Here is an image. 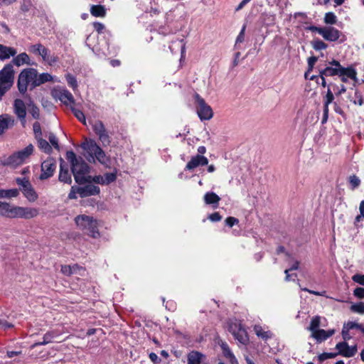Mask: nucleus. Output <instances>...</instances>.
Masks as SVG:
<instances>
[{
  "mask_svg": "<svg viewBox=\"0 0 364 364\" xmlns=\"http://www.w3.org/2000/svg\"><path fill=\"white\" fill-rule=\"evenodd\" d=\"M344 68H334L332 66H327L324 69L319 71V75H325L326 77H331L344 73Z\"/></svg>",
  "mask_w": 364,
  "mask_h": 364,
  "instance_id": "24",
  "label": "nucleus"
},
{
  "mask_svg": "<svg viewBox=\"0 0 364 364\" xmlns=\"http://www.w3.org/2000/svg\"><path fill=\"white\" fill-rule=\"evenodd\" d=\"M203 355L197 351H192L188 355V364H200Z\"/></svg>",
  "mask_w": 364,
  "mask_h": 364,
  "instance_id": "32",
  "label": "nucleus"
},
{
  "mask_svg": "<svg viewBox=\"0 0 364 364\" xmlns=\"http://www.w3.org/2000/svg\"><path fill=\"white\" fill-rule=\"evenodd\" d=\"M13 325L5 320L0 319V328L6 330L12 328Z\"/></svg>",
  "mask_w": 364,
  "mask_h": 364,
  "instance_id": "62",
  "label": "nucleus"
},
{
  "mask_svg": "<svg viewBox=\"0 0 364 364\" xmlns=\"http://www.w3.org/2000/svg\"><path fill=\"white\" fill-rule=\"evenodd\" d=\"M321 318L318 316H316L311 318L310 326L308 327V330L312 333L317 331L320 326Z\"/></svg>",
  "mask_w": 364,
  "mask_h": 364,
  "instance_id": "36",
  "label": "nucleus"
},
{
  "mask_svg": "<svg viewBox=\"0 0 364 364\" xmlns=\"http://www.w3.org/2000/svg\"><path fill=\"white\" fill-rule=\"evenodd\" d=\"M71 110L73 112V113L74 114L75 117L80 121L82 123H83L84 124H86V119H85V116L84 114V113L75 108V107H71Z\"/></svg>",
  "mask_w": 364,
  "mask_h": 364,
  "instance_id": "40",
  "label": "nucleus"
},
{
  "mask_svg": "<svg viewBox=\"0 0 364 364\" xmlns=\"http://www.w3.org/2000/svg\"><path fill=\"white\" fill-rule=\"evenodd\" d=\"M245 26H244L242 27V28L241 29L239 35L237 36V38H236V41H235V47L237 48V45L239 43H241L244 41L245 40Z\"/></svg>",
  "mask_w": 364,
  "mask_h": 364,
  "instance_id": "49",
  "label": "nucleus"
},
{
  "mask_svg": "<svg viewBox=\"0 0 364 364\" xmlns=\"http://www.w3.org/2000/svg\"><path fill=\"white\" fill-rule=\"evenodd\" d=\"M17 53L14 48L0 44V60H5L11 57H14Z\"/></svg>",
  "mask_w": 364,
  "mask_h": 364,
  "instance_id": "21",
  "label": "nucleus"
},
{
  "mask_svg": "<svg viewBox=\"0 0 364 364\" xmlns=\"http://www.w3.org/2000/svg\"><path fill=\"white\" fill-rule=\"evenodd\" d=\"M104 177V184H109L112 182H114L116 178V174L114 173H107L105 174Z\"/></svg>",
  "mask_w": 364,
  "mask_h": 364,
  "instance_id": "48",
  "label": "nucleus"
},
{
  "mask_svg": "<svg viewBox=\"0 0 364 364\" xmlns=\"http://www.w3.org/2000/svg\"><path fill=\"white\" fill-rule=\"evenodd\" d=\"M27 107L28 112L33 118L38 119L40 118V109L34 103V102L31 99V97L28 98L27 102Z\"/></svg>",
  "mask_w": 364,
  "mask_h": 364,
  "instance_id": "27",
  "label": "nucleus"
},
{
  "mask_svg": "<svg viewBox=\"0 0 364 364\" xmlns=\"http://www.w3.org/2000/svg\"><path fill=\"white\" fill-rule=\"evenodd\" d=\"M81 147L85 151L84 156L88 161L95 162V161L97 160L102 164H107L108 162V159L105 151L94 140H90L82 143Z\"/></svg>",
  "mask_w": 364,
  "mask_h": 364,
  "instance_id": "3",
  "label": "nucleus"
},
{
  "mask_svg": "<svg viewBox=\"0 0 364 364\" xmlns=\"http://www.w3.org/2000/svg\"><path fill=\"white\" fill-rule=\"evenodd\" d=\"M334 100V95L328 87L326 92V95L323 97V107L328 108L330 104H331Z\"/></svg>",
  "mask_w": 364,
  "mask_h": 364,
  "instance_id": "38",
  "label": "nucleus"
},
{
  "mask_svg": "<svg viewBox=\"0 0 364 364\" xmlns=\"http://www.w3.org/2000/svg\"><path fill=\"white\" fill-rule=\"evenodd\" d=\"M53 77L48 73H42L38 75L37 73L36 80L34 81V87L40 86L41 85L52 81Z\"/></svg>",
  "mask_w": 364,
  "mask_h": 364,
  "instance_id": "31",
  "label": "nucleus"
},
{
  "mask_svg": "<svg viewBox=\"0 0 364 364\" xmlns=\"http://www.w3.org/2000/svg\"><path fill=\"white\" fill-rule=\"evenodd\" d=\"M352 280L354 282L364 286V274H355L352 277Z\"/></svg>",
  "mask_w": 364,
  "mask_h": 364,
  "instance_id": "52",
  "label": "nucleus"
},
{
  "mask_svg": "<svg viewBox=\"0 0 364 364\" xmlns=\"http://www.w3.org/2000/svg\"><path fill=\"white\" fill-rule=\"evenodd\" d=\"M336 348L338 350V354L346 358L353 357L357 352L356 346H349L346 342L337 343Z\"/></svg>",
  "mask_w": 364,
  "mask_h": 364,
  "instance_id": "16",
  "label": "nucleus"
},
{
  "mask_svg": "<svg viewBox=\"0 0 364 364\" xmlns=\"http://www.w3.org/2000/svg\"><path fill=\"white\" fill-rule=\"evenodd\" d=\"M33 130L35 139H38L42 136V131L41 124L38 122H35L33 124Z\"/></svg>",
  "mask_w": 364,
  "mask_h": 364,
  "instance_id": "44",
  "label": "nucleus"
},
{
  "mask_svg": "<svg viewBox=\"0 0 364 364\" xmlns=\"http://www.w3.org/2000/svg\"><path fill=\"white\" fill-rule=\"evenodd\" d=\"M344 73L342 75H338V76L341 77V80L343 82L346 83L348 78L353 80L354 81H357V72L354 68L348 67L344 68Z\"/></svg>",
  "mask_w": 364,
  "mask_h": 364,
  "instance_id": "23",
  "label": "nucleus"
},
{
  "mask_svg": "<svg viewBox=\"0 0 364 364\" xmlns=\"http://www.w3.org/2000/svg\"><path fill=\"white\" fill-rule=\"evenodd\" d=\"M150 360L155 364H159L161 362V359L155 353H151L149 355Z\"/></svg>",
  "mask_w": 364,
  "mask_h": 364,
  "instance_id": "63",
  "label": "nucleus"
},
{
  "mask_svg": "<svg viewBox=\"0 0 364 364\" xmlns=\"http://www.w3.org/2000/svg\"><path fill=\"white\" fill-rule=\"evenodd\" d=\"M39 213L37 208L22 207L0 200V217L14 219H31Z\"/></svg>",
  "mask_w": 364,
  "mask_h": 364,
  "instance_id": "1",
  "label": "nucleus"
},
{
  "mask_svg": "<svg viewBox=\"0 0 364 364\" xmlns=\"http://www.w3.org/2000/svg\"><path fill=\"white\" fill-rule=\"evenodd\" d=\"M56 168V163L54 159L48 158L41 164V180H46L51 177Z\"/></svg>",
  "mask_w": 364,
  "mask_h": 364,
  "instance_id": "13",
  "label": "nucleus"
},
{
  "mask_svg": "<svg viewBox=\"0 0 364 364\" xmlns=\"http://www.w3.org/2000/svg\"><path fill=\"white\" fill-rule=\"evenodd\" d=\"M66 79L68 84L73 87V89L76 88L77 86V80L75 77L68 74L66 75Z\"/></svg>",
  "mask_w": 364,
  "mask_h": 364,
  "instance_id": "50",
  "label": "nucleus"
},
{
  "mask_svg": "<svg viewBox=\"0 0 364 364\" xmlns=\"http://www.w3.org/2000/svg\"><path fill=\"white\" fill-rule=\"evenodd\" d=\"M15 119L8 114H3L0 115V135L3 134L9 128L14 127Z\"/></svg>",
  "mask_w": 364,
  "mask_h": 364,
  "instance_id": "18",
  "label": "nucleus"
},
{
  "mask_svg": "<svg viewBox=\"0 0 364 364\" xmlns=\"http://www.w3.org/2000/svg\"><path fill=\"white\" fill-rule=\"evenodd\" d=\"M93 27L95 30L98 33H100L102 32V31L105 29V26L102 23L100 22H94L93 23Z\"/></svg>",
  "mask_w": 364,
  "mask_h": 364,
  "instance_id": "61",
  "label": "nucleus"
},
{
  "mask_svg": "<svg viewBox=\"0 0 364 364\" xmlns=\"http://www.w3.org/2000/svg\"><path fill=\"white\" fill-rule=\"evenodd\" d=\"M16 183L18 185L23 196L29 202L33 203L38 199V196L28 178H16Z\"/></svg>",
  "mask_w": 364,
  "mask_h": 364,
  "instance_id": "7",
  "label": "nucleus"
},
{
  "mask_svg": "<svg viewBox=\"0 0 364 364\" xmlns=\"http://www.w3.org/2000/svg\"><path fill=\"white\" fill-rule=\"evenodd\" d=\"M349 182L352 186V189H355L358 187L360 184V178L355 175L350 176L349 178Z\"/></svg>",
  "mask_w": 364,
  "mask_h": 364,
  "instance_id": "47",
  "label": "nucleus"
},
{
  "mask_svg": "<svg viewBox=\"0 0 364 364\" xmlns=\"http://www.w3.org/2000/svg\"><path fill=\"white\" fill-rule=\"evenodd\" d=\"M328 112H329V108L323 107V117H322V120H321V123L323 124H325L328 120Z\"/></svg>",
  "mask_w": 364,
  "mask_h": 364,
  "instance_id": "64",
  "label": "nucleus"
},
{
  "mask_svg": "<svg viewBox=\"0 0 364 364\" xmlns=\"http://www.w3.org/2000/svg\"><path fill=\"white\" fill-rule=\"evenodd\" d=\"M194 98L196 103L197 114L200 120H209L213 116L211 107L205 102V100L198 95L196 94Z\"/></svg>",
  "mask_w": 364,
  "mask_h": 364,
  "instance_id": "9",
  "label": "nucleus"
},
{
  "mask_svg": "<svg viewBox=\"0 0 364 364\" xmlns=\"http://www.w3.org/2000/svg\"><path fill=\"white\" fill-rule=\"evenodd\" d=\"M337 353H323L318 356V360L320 361H323L326 359L333 358L336 356Z\"/></svg>",
  "mask_w": 364,
  "mask_h": 364,
  "instance_id": "53",
  "label": "nucleus"
},
{
  "mask_svg": "<svg viewBox=\"0 0 364 364\" xmlns=\"http://www.w3.org/2000/svg\"><path fill=\"white\" fill-rule=\"evenodd\" d=\"M75 220L77 226L85 234L93 238H97L100 236L97 220H94L92 217L82 215L77 216Z\"/></svg>",
  "mask_w": 364,
  "mask_h": 364,
  "instance_id": "4",
  "label": "nucleus"
},
{
  "mask_svg": "<svg viewBox=\"0 0 364 364\" xmlns=\"http://www.w3.org/2000/svg\"><path fill=\"white\" fill-rule=\"evenodd\" d=\"M350 310L355 313L364 314V303L359 302L358 304H353L350 306Z\"/></svg>",
  "mask_w": 364,
  "mask_h": 364,
  "instance_id": "43",
  "label": "nucleus"
},
{
  "mask_svg": "<svg viewBox=\"0 0 364 364\" xmlns=\"http://www.w3.org/2000/svg\"><path fill=\"white\" fill-rule=\"evenodd\" d=\"M337 21V17L333 12H328L325 14L324 22L326 24H336Z\"/></svg>",
  "mask_w": 364,
  "mask_h": 364,
  "instance_id": "41",
  "label": "nucleus"
},
{
  "mask_svg": "<svg viewBox=\"0 0 364 364\" xmlns=\"http://www.w3.org/2000/svg\"><path fill=\"white\" fill-rule=\"evenodd\" d=\"M28 51L35 55H41L44 61L52 65L56 62L55 57H50L49 55V50L41 43L33 44L29 46Z\"/></svg>",
  "mask_w": 364,
  "mask_h": 364,
  "instance_id": "11",
  "label": "nucleus"
},
{
  "mask_svg": "<svg viewBox=\"0 0 364 364\" xmlns=\"http://www.w3.org/2000/svg\"><path fill=\"white\" fill-rule=\"evenodd\" d=\"M34 146L33 144H28L26 148L16 151L9 156L4 162L5 165L12 167H16L26 162L30 156L33 154Z\"/></svg>",
  "mask_w": 364,
  "mask_h": 364,
  "instance_id": "5",
  "label": "nucleus"
},
{
  "mask_svg": "<svg viewBox=\"0 0 364 364\" xmlns=\"http://www.w3.org/2000/svg\"><path fill=\"white\" fill-rule=\"evenodd\" d=\"M13 63L19 67L23 64H30V58L26 53H21L14 58Z\"/></svg>",
  "mask_w": 364,
  "mask_h": 364,
  "instance_id": "26",
  "label": "nucleus"
},
{
  "mask_svg": "<svg viewBox=\"0 0 364 364\" xmlns=\"http://www.w3.org/2000/svg\"><path fill=\"white\" fill-rule=\"evenodd\" d=\"M335 333L333 329L325 331L323 329H318L311 333V336L316 340L318 343H321L329 337L332 336Z\"/></svg>",
  "mask_w": 364,
  "mask_h": 364,
  "instance_id": "20",
  "label": "nucleus"
},
{
  "mask_svg": "<svg viewBox=\"0 0 364 364\" xmlns=\"http://www.w3.org/2000/svg\"><path fill=\"white\" fill-rule=\"evenodd\" d=\"M208 219L211 220L212 222H218L222 219V216L220 215L219 213L215 212L212 214H210L208 216Z\"/></svg>",
  "mask_w": 364,
  "mask_h": 364,
  "instance_id": "59",
  "label": "nucleus"
},
{
  "mask_svg": "<svg viewBox=\"0 0 364 364\" xmlns=\"http://www.w3.org/2000/svg\"><path fill=\"white\" fill-rule=\"evenodd\" d=\"M12 85V84L0 81V100H2L3 96L11 89Z\"/></svg>",
  "mask_w": 364,
  "mask_h": 364,
  "instance_id": "42",
  "label": "nucleus"
},
{
  "mask_svg": "<svg viewBox=\"0 0 364 364\" xmlns=\"http://www.w3.org/2000/svg\"><path fill=\"white\" fill-rule=\"evenodd\" d=\"M90 13L95 17H105L106 15V10L102 5H92L90 8Z\"/></svg>",
  "mask_w": 364,
  "mask_h": 364,
  "instance_id": "30",
  "label": "nucleus"
},
{
  "mask_svg": "<svg viewBox=\"0 0 364 364\" xmlns=\"http://www.w3.org/2000/svg\"><path fill=\"white\" fill-rule=\"evenodd\" d=\"M87 178V183L94 182L95 183L104 185V177L102 176H95L94 177L89 176Z\"/></svg>",
  "mask_w": 364,
  "mask_h": 364,
  "instance_id": "45",
  "label": "nucleus"
},
{
  "mask_svg": "<svg viewBox=\"0 0 364 364\" xmlns=\"http://www.w3.org/2000/svg\"><path fill=\"white\" fill-rule=\"evenodd\" d=\"M78 188L79 187H77V186L71 187L70 191L68 194V198L70 199H76L77 198L76 194L78 193Z\"/></svg>",
  "mask_w": 364,
  "mask_h": 364,
  "instance_id": "58",
  "label": "nucleus"
},
{
  "mask_svg": "<svg viewBox=\"0 0 364 364\" xmlns=\"http://www.w3.org/2000/svg\"><path fill=\"white\" fill-rule=\"evenodd\" d=\"M311 46L316 50H321L327 48L328 46L320 39H314L311 41Z\"/></svg>",
  "mask_w": 364,
  "mask_h": 364,
  "instance_id": "39",
  "label": "nucleus"
},
{
  "mask_svg": "<svg viewBox=\"0 0 364 364\" xmlns=\"http://www.w3.org/2000/svg\"><path fill=\"white\" fill-rule=\"evenodd\" d=\"M254 331L258 337L264 340H267L272 336V333L269 331H264L259 325L255 326Z\"/></svg>",
  "mask_w": 364,
  "mask_h": 364,
  "instance_id": "29",
  "label": "nucleus"
},
{
  "mask_svg": "<svg viewBox=\"0 0 364 364\" xmlns=\"http://www.w3.org/2000/svg\"><path fill=\"white\" fill-rule=\"evenodd\" d=\"M58 178L60 181L66 183L68 184H70L72 183V178L69 173L68 168L63 164V161L60 164V166Z\"/></svg>",
  "mask_w": 364,
  "mask_h": 364,
  "instance_id": "22",
  "label": "nucleus"
},
{
  "mask_svg": "<svg viewBox=\"0 0 364 364\" xmlns=\"http://www.w3.org/2000/svg\"><path fill=\"white\" fill-rule=\"evenodd\" d=\"M318 60V58L316 56H311L308 59L309 72L311 71L315 63Z\"/></svg>",
  "mask_w": 364,
  "mask_h": 364,
  "instance_id": "57",
  "label": "nucleus"
},
{
  "mask_svg": "<svg viewBox=\"0 0 364 364\" xmlns=\"http://www.w3.org/2000/svg\"><path fill=\"white\" fill-rule=\"evenodd\" d=\"M344 326H346L349 330L358 328L364 333V328L361 324L353 321H348L347 323H345Z\"/></svg>",
  "mask_w": 364,
  "mask_h": 364,
  "instance_id": "46",
  "label": "nucleus"
},
{
  "mask_svg": "<svg viewBox=\"0 0 364 364\" xmlns=\"http://www.w3.org/2000/svg\"><path fill=\"white\" fill-rule=\"evenodd\" d=\"M208 164V159L202 155L197 154L191 157V160L186 166V170H193L200 166H205Z\"/></svg>",
  "mask_w": 364,
  "mask_h": 364,
  "instance_id": "17",
  "label": "nucleus"
},
{
  "mask_svg": "<svg viewBox=\"0 0 364 364\" xmlns=\"http://www.w3.org/2000/svg\"><path fill=\"white\" fill-rule=\"evenodd\" d=\"M353 294L358 299L364 298V288L363 287H356L353 291Z\"/></svg>",
  "mask_w": 364,
  "mask_h": 364,
  "instance_id": "54",
  "label": "nucleus"
},
{
  "mask_svg": "<svg viewBox=\"0 0 364 364\" xmlns=\"http://www.w3.org/2000/svg\"><path fill=\"white\" fill-rule=\"evenodd\" d=\"M53 96L65 105H72L75 102L72 93L65 89L55 90L53 92Z\"/></svg>",
  "mask_w": 364,
  "mask_h": 364,
  "instance_id": "14",
  "label": "nucleus"
},
{
  "mask_svg": "<svg viewBox=\"0 0 364 364\" xmlns=\"http://www.w3.org/2000/svg\"><path fill=\"white\" fill-rule=\"evenodd\" d=\"M221 348L223 349L224 355L230 359V363L232 364H237V359L234 356L233 353L231 352L228 346L226 343H223L221 345Z\"/></svg>",
  "mask_w": 364,
  "mask_h": 364,
  "instance_id": "33",
  "label": "nucleus"
},
{
  "mask_svg": "<svg viewBox=\"0 0 364 364\" xmlns=\"http://www.w3.org/2000/svg\"><path fill=\"white\" fill-rule=\"evenodd\" d=\"M0 81L14 84V70L11 64L6 65L2 70H0Z\"/></svg>",
  "mask_w": 364,
  "mask_h": 364,
  "instance_id": "15",
  "label": "nucleus"
},
{
  "mask_svg": "<svg viewBox=\"0 0 364 364\" xmlns=\"http://www.w3.org/2000/svg\"><path fill=\"white\" fill-rule=\"evenodd\" d=\"M48 139H49L50 144H52V146H53V147L55 149L58 150L59 149L58 140L57 137L55 136V134L53 133H50Z\"/></svg>",
  "mask_w": 364,
  "mask_h": 364,
  "instance_id": "51",
  "label": "nucleus"
},
{
  "mask_svg": "<svg viewBox=\"0 0 364 364\" xmlns=\"http://www.w3.org/2000/svg\"><path fill=\"white\" fill-rule=\"evenodd\" d=\"M19 195V190L17 188L12 189H0V198H16Z\"/></svg>",
  "mask_w": 364,
  "mask_h": 364,
  "instance_id": "28",
  "label": "nucleus"
},
{
  "mask_svg": "<svg viewBox=\"0 0 364 364\" xmlns=\"http://www.w3.org/2000/svg\"><path fill=\"white\" fill-rule=\"evenodd\" d=\"M53 338V335L52 333L50 332H48L46 333L44 336H43V341L41 342H38V343H35L34 344H33L31 346V348H35L36 346H43V345H46L49 343L51 342L52 339Z\"/></svg>",
  "mask_w": 364,
  "mask_h": 364,
  "instance_id": "37",
  "label": "nucleus"
},
{
  "mask_svg": "<svg viewBox=\"0 0 364 364\" xmlns=\"http://www.w3.org/2000/svg\"><path fill=\"white\" fill-rule=\"evenodd\" d=\"M204 200L208 205H213L214 208L218 207L220 198L213 192H208L204 196Z\"/></svg>",
  "mask_w": 364,
  "mask_h": 364,
  "instance_id": "25",
  "label": "nucleus"
},
{
  "mask_svg": "<svg viewBox=\"0 0 364 364\" xmlns=\"http://www.w3.org/2000/svg\"><path fill=\"white\" fill-rule=\"evenodd\" d=\"M225 224L229 227H232L233 225L237 224L239 220L234 217H228L225 219Z\"/></svg>",
  "mask_w": 364,
  "mask_h": 364,
  "instance_id": "55",
  "label": "nucleus"
},
{
  "mask_svg": "<svg viewBox=\"0 0 364 364\" xmlns=\"http://www.w3.org/2000/svg\"><path fill=\"white\" fill-rule=\"evenodd\" d=\"M235 338L241 343L245 344L248 341V337L246 331L241 328L237 333H233Z\"/></svg>",
  "mask_w": 364,
  "mask_h": 364,
  "instance_id": "35",
  "label": "nucleus"
},
{
  "mask_svg": "<svg viewBox=\"0 0 364 364\" xmlns=\"http://www.w3.org/2000/svg\"><path fill=\"white\" fill-rule=\"evenodd\" d=\"M37 77V70L34 68L23 69L19 74L17 86L21 94H25L28 85L31 84V88H34V81Z\"/></svg>",
  "mask_w": 364,
  "mask_h": 364,
  "instance_id": "6",
  "label": "nucleus"
},
{
  "mask_svg": "<svg viewBox=\"0 0 364 364\" xmlns=\"http://www.w3.org/2000/svg\"><path fill=\"white\" fill-rule=\"evenodd\" d=\"M349 329L343 326L342 329V336L344 341L350 340L351 338V336L349 333Z\"/></svg>",
  "mask_w": 364,
  "mask_h": 364,
  "instance_id": "60",
  "label": "nucleus"
},
{
  "mask_svg": "<svg viewBox=\"0 0 364 364\" xmlns=\"http://www.w3.org/2000/svg\"><path fill=\"white\" fill-rule=\"evenodd\" d=\"M310 30L321 35L326 41L331 42L336 41L341 36H343L340 31L332 26H311L310 27Z\"/></svg>",
  "mask_w": 364,
  "mask_h": 364,
  "instance_id": "8",
  "label": "nucleus"
},
{
  "mask_svg": "<svg viewBox=\"0 0 364 364\" xmlns=\"http://www.w3.org/2000/svg\"><path fill=\"white\" fill-rule=\"evenodd\" d=\"M27 103L26 104L21 99H15L13 103L14 113L21 122V125L24 127L26 125V117Z\"/></svg>",
  "mask_w": 364,
  "mask_h": 364,
  "instance_id": "12",
  "label": "nucleus"
},
{
  "mask_svg": "<svg viewBox=\"0 0 364 364\" xmlns=\"http://www.w3.org/2000/svg\"><path fill=\"white\" fill-rule=\"evenodd\" d=\"M92 128L103 146H107L110 144L111 137L102 121L96 120L92 122Z\"/></svg>",
  "mask_w": 364,
  "mask_h": 364,
  "instance_id": "10",
  "label": "nucleus"
},
{
  "mask_svg": "<svg viewBox=\"0 0 364 364\" xmlns=\"http://www.w3.org/2000/svg\"><path fill=\"white\" fill-rule=\"evenodd\" d=\"M66 159L70 163L71 170L75 181L78 184H85L87 182L88 173L90 172V166L82 159V158H77L75 154L73 151H67Z\"/></svg>",
  "mask_w": 364,
  "mask_h": 364,
  "instance_id": "2",
  "label": "nucleus"
},
{
  "mask_svg": "<svg viewBox=\"0 0 364 364\" xmlns=\"http://www.w3.org/2000/svg\"><path fill=\"white\" fill-rule=\"evenodd\" d=\"M61 272L66 276H70V275L73 274L71 266L70 265H62L61 266Z\"/></svg>",
  "mask_w": 364,
  "mask_h": 364,
  "instance_id": "56",
  "label": "nucleus"
},
{
  "mask_svg": "<svg viewBox=\"0 0 364 364\" xmlns=\"http://www.w3.org/2000/svg\"><path fill=\"white\" fill-rule=\"evenodd\" d=\"M38 141V145L40 149L43 151L45 153L49 154L52 151V148L49 143L41 137L36 139Z\"/></svg>",
  "mask_w": 364,
  "mask_h": 364,
  "instance_id": "34",
  "label": "nucleus"
},
{
  "mask_svg": "<svg viewBox=\"0 0 364 364\" xmlns=\"http://www.w3.org/2000/svg\"><path fill=\"white\" fill-rule=\"evenodd\" d=\"M100 192V188L92 184H88L83 187L78 188V194L81 198L98 195Z\"/></svg>",
  "mask_w": 364,
  "mask_h": 364,
  "instance_id": "19",
  "label": "nucleus"
}]
</instances>
